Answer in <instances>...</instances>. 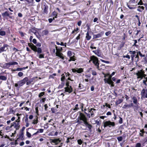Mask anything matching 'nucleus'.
I'll return each mask as SVG.
<instances>
[{
	"mask_svg": "<svg viewBox=\"0 0 147 147\" xmlns=\"http://www.w3.org/2000/svg\"><path fill=\"white\" fill-rule=\"evenodd\" d=\"M28 46L31 48V49L35 52H37L38 54L42 53V50L40 48H37L32 43H29L28 44Z\"/></svg>",
	"mask_w": 147,
	"mask_h": 147,
	"instance_id": "nucleus-1",
	"label": "nucleus"
},
{
	"mask_svg": "<svg viewBox=\"0 0 147 147\" xmlns=\"http://www.w3.org/2000/svg\"><path fill=\"white\" fill-rule=\"evenodd\" d=\"M135 0H130L127 3V5L128 8L130 9H135L136 8V5H135Z\"/></svg>",
	"mask_w": 147,
	"mask_h": 147,
	"instance_id": "nucleus-2",
	"label": "nucleus"
},
{
	"mask_svg": "<svg viewBox=\"0 0 147 147\" xmlns=\"http://www.w3.org/2000/svg\"><path fill=\"white\" fill-rule=\"evenodd\" d=\"M109 77L108 78H105L104 79V81L105 82V83H107L109 85H111V87H114V85L113 84V82L111 80V78L112 76H111V75H109Z\"/></svg>",
	"mask_w": 147,
	"mask_h": 147,
	"instance_id": "nucleus-3",
	"label": "nucleus"
},
{
	"mask_svg": "<svg viewBox=\"0 0 147 147\" xmlns=\"http://www.w3.org/2000/svg\"><path fill=\"white\" fill-rule=\"evenodd\" d=\"M91 59L93 61V63L97 67V68L100 70L99 67L98 60V58L94 56H92L91 57Z\"/></svg>",
	"mask_w": 147,
	"mask_h": 147,
	"instance_id": "nucleus-4",
	"label": "nucleus"
},
{
	"mask_svg": "<svg viewBox=\"0 0 147 147\" xmlns=\"http://www.w3.org/2000/svg\"><path fill=\"white\" fill-rule=\"evenodd\" d=\"M141 99L143 100L147 98V88L143 89L141 91Z\"/></svg>",
	"mask_w": 147,
	"mask_h": 147,
	"instance_id": "nucleus-5",
	"label": "nucleus"
},
{
	"mask_svg": "<svg viewBox=\"0 0 147 147\" xmlns=\"http://www.w3.org/2000/svg\"><path fill=\"white\" fill-rule=\"evenodd\" d=\"M144 71L142 70L138 71V72L136 74V75L137 76V78L142 79L144 77Z\"/></svg>",
	"mask_w": 147,
	"mask_h": 147,
	"instance_id": "nucleus-6",
	"label": "nucleus"
},
{
	"mask_svg": "<svg viewBox=\"0 0 147 147\" xmlns=\"http://www.w3.org/2000/svg\"><path fill=\"white\" fill-rule=\"evenodd\" d=\"M28 80V77H26L24 78L23 79L20 81H18V84L19 85V87H21L23 86L25 84L26 82H27Z\"/></svg>",
	"mask_w": 147,
	"mask_h": 147,
	"instance_id": "nucleus-7",
	"label": "nucleus"
},
{
	"mask_svg": "<svg viewBox=\"0 0 147 147\" xmlns=\"http://www.w3.org/2000/svg\"><path fill=\"white\" fill-rule=\"evenodd\" d=\"M104 127H107L109 126V127H111V126H114L115 125V123L114 122H111L110 121H106L103 123Z\"/></svg>",
	"mask_w": 147,
	"mask_h": 147,
	"instance_id": "nucleus-8",
	"label": "nucleus"
},
{
	"mask_svg": "<svg viewBox=\"0 0 147 147\" xmlns=\"http://www.w3.org/2000/svg\"><path fill=\"white\" fill-rule=\"evenodd\" d=\"M50 142L51 144H52L53 143L55 145H58L61 141V140L59 138H54V139H51L50 140Z\"/></svg>",
	"mask_w": 147,
	"mask_h": 147,
	"instance_id": "nucleus-9",
	"label": "nucleus"
},
{
	"mask_svg": "<svg viewBox=\"0 0 147 147\" xmlns=\"http://www.w3.org/2000/svg\"><path fill=\"white\" fill-rule=\"evenodd\" d=\"M14 127L16 129V130L18 129H19L20 127L19 122H17L15 121V122L11 123V125L10 127Z\"/></svg>",
	"mask_w": 147,
	"mask_h": 147,
	"instance_id": "nucleus-10",
	"label": "nucleus"
},
{
	"mask_svg": "<svg viewBox=\"0 0 147 147\" xmlns=\"http://www.w3.org/2000/svg\"><path fill=\"white\" fill-rule=\"evenodd\" d=\"M56 49L57 50L56 52L55 53L56 54V55L57 56H58L60 58H61L63 60L64 59V56H63V54L60 52L59 51H58V50L57 48V46H56L55 47Z\"/></svg>",
	"mask_w": 147,
	"mask_h": 147,
	"instance_id": "nucleus-11",
	"label": "nucleus"
},
{
	"mask_svg": "<svg viewBox=\"0 0 147 147\" xmlns=\"http://www.w3.org/2000/svg\"><path fill=\"white\" fill-rule=\"evenodd\" d=\"M136 52L135 51H130L129 53L130 55V56L131 58L132 61H133L134 60V57L136 56Z\"/></svg>",
	"mask_w": 147,
	"mask_h": 147,
	"instance_id": "nucleus-12",
	"label": "nucleus"
},
{
	"mask_svg": "<svg viewBox=\"0 0 147 147\" xmlns=\"http://www.w3.org/2000/svg\"><path fill=\"white\" fill-rule=\"evenodd\" d=\"M8 45L6 44H4L3 47L0 48V53L6 51L8 49Z\"/></svg>",
	"mask_w": 147,
	"mask_h": 147,
	"instance_id": "nucleus-13",
	"label": "nucleus"
},
{
	"mask_svg": "<svg viewBox=\"0 0 147 147\" xmlns=\"http://www.w3.org/2000/svg\"><path fill=\"white\" fill-rule=\"evenodd\" d=\"M8 114H14L15 112V111L13 110V108L12 107H10L9 109L7 110Z\"/></svg>",
	"mask_w": 147,
	"mask_h": 147,
	"instance_id": "nucleus-14",
	"label": "nucleus"
},
{
	"mask_svg": "<svg viewBox=\"0 0 147 147\" xmlns=\"http://www.w3.org/2000/svg\"><path fill=\"white\" fill-rule=\"evenodd\" d=\"M78 118H79V119H82V121L87 119V118L82 113H80V115Z\"/></svg>",
	"mask_w": 147,
	"mask_h": 147,
	"instance_id": "nucleus-15",
	"label": "nucleus"
},
{
	"mask_svg": "<svg viewBox=\"0 0 147 147\" xmlns=\"http://www.w3.org/2000/svg\"><path fill=\"white\" fill-rule=\"evenodd\" d=\"M65 91L68 92L69 93H70L72 91V88L71 86L65 88Z\"/></svg>",
	"mask_w": 147,
	"mask_h": 147,
	"instance_id": "nucleus-16",
	"label": "nucleus"
},
{
	"mask_svg": "<svg viewBox=\"0 0 147 147\" xmlns=\"http://www.w3.org/2000/svg\"><path fill=\"white\" fill-rule=\"evenodd\" d=\"M26 1V4H29L30 5L33 6L34 4V0H25Z\"/></svg>",
	"mask_w": 147,
	"mask_h": 147,
	"instance_id": "nucleus-17",
	"label": "nucleus"
},
{
	"mask_svg": "<svg viewBox=\"0 0 147 147\" xmlns=\"http://www.w3.org/2000/svg\"><path fill=\"white\" fill-rule=\"evenodd\" d=\"M104 32H102L100 33H99L97 34L94 35V38H100L101 37L102 35L104 34Z\"/></svg>",
	"mask_w": 147,
	"mask_h": 147,
	"instance_id": "nucleus-18",
	"label": "nucleus"
},
{
	"mask_svg": "<svg viewBox=\"0 0 147 147\" xmlns=\"http://www.w3.org/2000/svg\"><path fill=\"white\" fill-rule=\"evenodd\" d=\"M122 108L123 109H125L128 111V109L130 108V105L129 104H126L123 105Z\"/></svg>",
	"mask_w": 147,
	"mask_h": 147,
	"instance_id": "nucleus-19",
	"label": "nucleus"
},
{
	"mask_svg": "<svg viewBox=\"0 0 147 147\" xmlns=\"http://www.w3.org/2000/svg\"><path fill=\"white\" fill-rule=\"evenodd\" d=\"M96 110V109L93 108H91L90 109H89L88 110L89 112H90L91 114V116L92 117H93L94 115V111Z\"/></svg>",
	"mask_w": 147,
	"mask_h": 147,
	"instance_id": "nucleus-20",
	"label": "nucleus"
},
{
	"mask_svg": "<svg viewBox=\"0 0 147 147\" xmlns=\"http://www.w3.org/2000/svg\"><path fill=\"white\" fill-rule=\"evenodd\" d=\"M10 66V64L9 63L4 64L3 65V67L5 69L8 68Z\"/></svg>",
	"mask_w": 147,
	"mask_h": 147,
	"instance_id": "nucleus-21",
	"label": "nucleus"
},
{
	"mask_svg": "<svg viewBox=\"0 0 147 147\" xmlns=\"http://www.w3.org/2000/svg\"><path fill=\"white\" fill-rule=\"evenodd\" d=\"M93 52L98 56H100L101 55L100 51L99 50H97L95 51H93Z\"/></svg>",
	"mask_w": 147,
	"mask_h": 147,
	"instance_id": "nucleus-22",
	"label": "nucleus"
},
{
	"mask_svg": "<svg viewBox=\"0 0 147 147\" xmlns=\"http://www.w3.org/2000/svg\"><path fill=\"white\" fill-rule=\"evenodd\" d=\"M79 108L78 107V104H77L75 105V108H74V109H72V110H73L72 111L73 112H75L76 111H78L79 110Z\"/></svg>",
	"mask_w": 147,
	"mask_h": 147,
	"instance_id": "nucleus-23",
	"label": "nucleus"
},
{
	"mask_svg": "<svg viewBox=\"0 0 147 147\" xmlns=\"http://www.w3.org/2000/svg\"><path fill=\"white\" fill-rule=\"evenodd\" d=\"M91 36L89 35L88 32V31L86 34V39L88 40H89L91 39Z\"/></svg>",
	"mask_w": 147,
	"mask_h": 147,
	"instance_id": "nucleus-24",
	"label": "nucleus"
},
{
	"mask_svg": "<svg viewBox=\"0 0 147 147\" xmlns=\"http://www.w3.org/2000/svg\"><path fill=\"white\" fill-rule=\"evenodd\" d=\"M132 99L133 100V103L135 104H137L138 103L136 97L133 96L132 97Z\"/></svg>",
	"mask_w": 147,
	"mask_h": 147,
	"instance_id": "nucleus-25",
	"label": "nucleus"
},
{
	"mask_svg": "<svg viewBox=\"0 0 147 147\" xmlns=\"http://www.w3.org/2000/svg\"><path fill=\"white\" fill-rule=\"evenodd\" d=\"M76 59V57L75 56L73 55L72 57H70V59L69 60V61H75Z\"/></svg>",
	"mask_w": 147,
	"mask_h": 147,
	"instance_id": "nucleus-26",
	"label": "nucleus"
},
{
	"mask_svg": "<svg viewBox=\"0 0 147 147\" xmlns=\"http://www.w3.org/2000/svg\"><path fill=\"white\" fill-rule=\"evenodd\" d=\"M12 13H10V14L9 13L8 11H6L4 13L2 14V15L3 16H9L10 14L11 15Z\"/></svg>",
	"mask_w": 147,
	"mask_h": 147,
	"instance_id": "nucleus-27",
	"label": "nucleus"
},
{
	"mask_svg": "<svg viewBox=\"0 0 147 147\" xmlns=\"http://www.w3.org/2000/svg\"><path fill=\"white\" fill-rule=\"evenodd\" d=\"M144 7L143 6H139L137 10L139 12H142V11L144 10Z\"/></svg>",
	"mask_w": 147,
	"mask_h": 147,
	"instance_id": "nucleus-28",
	"label": "nucleus"
},
{
	"mask_svg": "<svg viewBox=\"0 0 147 147\" xmlns=\"http://www.w3.org/2000/svg\"><path fill=\"white\" fill-rule=\"evenodd\" d=\"M139 104L138 103H137V104H135V105H134L133 108L134 109V110L136 111L139 108L138 106Z\"/></svg>",
	"mask_w": 147,
	"mask_h": 147,
	"instance_id": "nucleus-29",
	"label": "nucleus"
},
{
	"mask_svg": "<svg viewBox=\"0 0 147 147\" xmlns=\"http://www.w3.org/2000/svg\"><path fill=\"white\" fill-rule=\"evenodd\" d=\"M37 78V77H34L31 79L29 81L28 80L27 82L29 83V84H30L32 82H34L35 79Z\"/></svg>",
	"mask_w": 147,
	"mask_h": 147,
	"instance_id": "nucleus-30",
	"label": "nucleus"
},
{
	"mask_svg": "<svg viewBox=\"0 0 147 147\" xmlns=\"http://www.w3.org/2000/svg\"><path fill=\"white\" fill-rule=\"evenodd\" d=\"M48 33L49 31L47 30H45L43 31L42 32V34L44 35H47L48 34Z\"/></svg>",
	"mask_w": 147,
	"mask_h": 147,
	"instance_id": "nucleus-31",
	"label": "nucleus"
},
{
	"mask_svg": "<svg viewBox=\"0 0 147 147\" xmlns=\"http://www.w3.org/2000/svg\"><path fill=\"white\" fill-rule=\"evenodd\" d=\"M6 32L5 31L0 30V35L3 36L5 35Z\"/></svg>",
	"mask_w": 147,
	"mask_h": 147,
	"instance_id": "nucleus-32",
	"label": "nucleus"
},
{
	"mask_svg": "<svg viewBox=\"0 0 147 147\" xmlns=\"http://www.w3.org/2000/svg\"><path fill=\"white\" fill-rule=\"evenodd\" d=\"M143 83L145 86H147V77L145 78L144 80H143Z\"/></svg>",
	"mask_w": 147,
	"mask_h": 147,
	"instance_id": "nucleus-33",
	"label": "nucleus"
},
{
	"mask_svg": "<svg viewBox=\"0 0 147 147\" xmlns=\"http://www.w3.org/2000/svg\"><path fill=\"white\" fill-rule=\"evenodd\" d=\"M83 70L82 68H77V72L78 73H81L83 72Z\"/></svg>",
	"mask_w": 147,
	"mask_h": 147,
	"instance_id": "nucleus-34",
	"label": "nucleus"
},
{
	"mask_svg": "<svg viewBox=\"0 0 147 147\" xmlns=\"http://www.w3.org/2000/svg\"><path fill=\"white\" fill-rule=\"evenodd\" d=\"M83 121L82 119H80L79 118H78L77 121L76 122L78 123V124H80L83 123Z\"/></svg>",
	"mask_w": 147,
	"mask_h": 147,
	"instance_id": "nucleus-35",
	"label": "nucleus"
},
{
	"mask_svg": "<svg viewBox=\"0 0 147 147\" xmlns=\"http://www.w3.org/2000/svg\"><path fill=\"white\" fill-rule=\"evenodd\" d=\"M0 79L3 80H5L7 79V78L4 76H0Z\"/></svg>",
	"mask_w": 147,
	"mask_h": 147,
	"instance_id": "nucleus-36",
	"label": "nucleus"
},
{
	"mask_svg": "<svg viewBox=\"0 0 147 147\" xmlns=\"http://www.w3.org/2000/svg\"><path fill=\"white\" fill-rule=\"evenodd\" d=\"M72 52L70 51H68L67 52V55L69 57H70L72 55Z\"/></svg>",
	"mask_w": 147,
	"mask_h": 147,
	"instance_id": "nucleus-37",
	"label": "nucleus"
},
{
	"mask_svg": "<svg viewBox=\"0 0 147 147\" xmlns=\"http://www.w3.org/2000/svg\"><path fill=\"white\" fill-rule=\"evenodd\" d=\"M44 54H40L39 55L37 54V56H38L39 58H44Z\"/></svg>",
	"mask_w": 147,
	"mask_h": 147,
	"instance_id": "nucleus-38",
	"label": "nucleus"
},
{
	"mask_svg": "<svg viewBox=\"0 0 147 147\" xmlns=\"http://www.w3.org/2000/svg\"><path fill=\"white\" fill-rule=\"evenodd\" d=\"M139 57L138 55L137 54V55L136 54V55L135 57V60L136 61V62H138L139 61Z\"/></svg>",
	"mask_w": 147,
	"mask_h": 147,
	"instance_id": "nucleus-39",
	"label": "nucleus"
},
{
	"mask_svg": "<svg viewBox=\"0 0 147 147\" xmlns=\"http://www.w3.org/2000/svg\"><path fill=\"white\" fill-rule=\"evenodd\" d=\"M10 66L12 65H17L18 63L16 62H9Z\"/></svg>",
	"mask_w": 147,
	"mask_h": 147,
	"instance_id": "nucleus-40",
	"label": "nucleus"
},
{
	"mask_svg": "<svg viewBox=\"0 0 147 147\" xmlns=\"http://www.w3.org/2000/svg\"><path fill=\"white\" fill-rule=\"evenodd\" d=\"M74 138V137L72 138H71V137L67 138L66 141V143H68L69 142H70V141H69V140H71L72 139H73Z\"/></svg>",
	"mask_w": 147,
	"mask_h": 147,
	"instance_id": "nucleus-41",
	"label": "nucleus"
},
{
	"mask_svg": "<svg viewBox=\"0 0 147 147\" xmlns=\"http://www.w3.org/2000/svg\"><path fill=\"white\" fill-rule=\"evenodd\" d=\"M45 92H40L38 95V97L39 98H41L42 96H43L45 94Z\"/></svg>",
	"mask_w": 147,
	"mask_h": 147,
	"instance_id": "nucleus-42",
	"label": "nucleus"
},
{
	"mask_svg": "<svg viewBox=\"0 0 147 147\" xmlns=\"http://www.w3.org/2000/svg\"><path fill=\"white\" fill-rule=\"evenodd\" d=\"M24 135L23 133V132H22L20 135V138H21L22 140L24 139Z\"/></svg>",
	"mask_w": 147,
	"mask_h": 147,
	"instance_id": "nucleus-43",
	"label": "nucleus"
},
{
	"mask_svg": "<svg viewBox=\"0 0 147 147\" xmlns=\"http://www.w3.org/2000/svg\"><path fill=\"white\" fill-rule=\"evenodd\" d=\"M53 16H54L55 18H57V13L55 11H54L53 12Z\"/></svg>",
	"mask_w": 147,
	"mask_h": 147,
	"instance_id": "nucleus-44",
	"label": "nucleus"
},
{
	"mask_svg": "<svg viewBox=\"0 0 147 147\" xmlns=\"http://www.w3.org/2000/svg\"><path fill=\"white\" fill-rule=\"evenodd\" d=\"M122 101V100L121 99H119L117 101L116 104L117 105H118L120 104Z\"/></svg>",
	"mask_w": 147,
	"mask_h": 147,
	"instance_id": "nucleus-45",
	"label": "nucleus"
},
{
	"mask_svg": "<svg viewBox=\"0 0 147 147\" xmlns=\"http://www.w3.org/2000/svg\"><path fill=\"white\" fill-rule=\"evenodd\" d=\"M134 42V45H133V46H135L136 47H138V45H136V43H137V40H133Z\"/></svg>",
	"mask_w": 147,
	"mask_h": 147,
	"instance_id": "nucleus-46",
	"label": "nucleus"
},
{
	"mask_svg": "<svg viewBox=\"0 0 147 147\" xmlns=\"http://www.w3.org/2000/svg\"><path fill=\"white\" fill-rule=\"evenodd\" d=\"M137 54H138V55H139L142 57H144V55H143L141 53L140 51H138L137 52Z\"/></svg>",
	"mask_w": 147,
	"mask_h": 147,
	"instance_id": "nucleus-47",
	"label": "nucleus"
},
{
	"mask_svg": "<svg viewBox=\"0 0 147 147\" xmlns=\"http://www.w3.org/2000/svg\"><path fill=\"white\" fill-rule=\"evenodd\" d=\"M107 1L108 3H110V5H113V3L112 0H107Z\"/></svg>",
	"mask_w": 147,
	"mask_h": 147,
	"instance_id": "nucleus-48",
	"label": "nucleus"
},
{
	"mask_svg": "<svg viewBox=\"0 0 147 147\" xmlns=\"http://www.w3.org/2000/svg\"><path fill=\"white\" fill-rule=\"evenodd\" d=\"M77 142L78 144L80 145L82 144L83 142L81 139H80L77 140Z\"/></svg>",
	"mask_w": 147,
	"mask_h": 147,
	"instance_id": "nucleus-49",
	"label": "nucleus"
},
{
	"mask_svg": "<svg viewBox=\"0 0 147 147\" xmlns=\"http://www.w3.org/2000/svg\"><path fill=\"white\" fill-rule=\"evenodd\" d=\"M79 30V29L78 28H77L76 29H74V30L71 33L73 34L75 33V32H76V33Z\"/></svg>",
	"mask_w": 147,
	"mask_h": 147,
	"instance_id": "nucleus-50",
	"label": "nucleus"
},
{
	"mask_svg": "<svg viewBox=\"0 0 147 147\" xmlns=\"http://www.w3.org/2000/svg\"><path fill=\"white\" fill-rule=\"evenodd\" d=\"M26 135L27 137H28V138H30L31 137V134L28 131L26 132Z\"/></svg>",
	"mask_w": 147,
	"mask_h": 147,
	"instance_id": "nucleus-51",
	"label": "nucleus"
},
{
	"mask_svg": "<svg viewBox=\"0 0 147 147\" xmlns=\"http://www.w3.org/2000/svg\"><path fill=\"white\" fill-rule=\"evenodd\" d=\"M38 119L37 118L36 119L34 120L32 123L34 124H36L38 123Z\"/></svg>",
	"mask_w": 147,
	"mask_h": 147,
	"instance_id": "nucleus-52",
	"label": "nucleus"
},
{
	"mask_svg": "<svg viewBox=\"0 0 147 147\" xmlns=\"http://www.w3.org/2000/svg\"><path fill=\"white\" fill-rule=\"evenodd\" d=\"M117 139L119 141H121L123 140V138L121 136H120L117 138Z\"/></svg>",
	"mask_w": 147,
	"mask_h": 147,
	"instance_id": "nucleus-53",
	"label": "nucleus"
},
{
	"mask_svg": "<svg viewBox=\"0 0 147 147\" xmlns=\"http://www.w3.org/2000/svg\"><path fill=\"white\" fill-rule=\"evenodd\" d=\"M87 119H86L83 121V122L84 123V124H85V125L87 126V125H88L89 124L88 123V122H87Z\"/></svg>",
	"mask_w": 147,
	"mask_h": 147,
	"instance_id": "nucleus-54",
	"label": "nucleus"
},
{
	"mask_svg": "<svg viewBox=\"0 0 147 147\" xmlns=\"http://www.w3.org/2000/svg\"><path fill=\"white\" fill-rule=\"evenodd\" d=\"M101 61L102 62H103V63H106L108 64V63H110V62H109V61H105V60H102V59H101Z\"/></svg>",
	"mask_w": 147,
	"mask_h": 147,
	"instance_id": "nucleus-55",
	"label": "nucleus"
},
{
	"mask_svg": "<svg viewBox=\"0 0 147 147\" xmlns=\"http://www.w3.org/2000/svg\"><path fill=\"white\" fill-rule=\"evenodd\" d=\"M86 126H87V127L90 130L92 128V125H91L89 124Z\"/></svg>",
	"mask_w": 147,
	"mask_h": 147,
	"instance_id": "nucleus-56",
	"label": "nucleus"
},
{
	"mask_svg": "<svg viewBox=\"0 0 147 147\" xmlns=\"http://www.w3.org/2000/svg\"><path fill=\"white\" fill-rule=\"evenodd\" d=\"M44 130L42 129H38L37 130V131H38L39 133H42L43 132Z\"/></svg>",
	"mask_w": 147,
	"mask_h": 147,
	"instance_id": "nucleus-57",
	"label": "nucleus"
},
{
	"mask_svg": "<svg viewBox=\"0 0 147 147\" xmlns=\"http://www.w3.org/2000/svg\"><path fill=\"white\" fill-rule=\"evenodd\" d=\"M23 75V74L22 72H20L18 73V75L19 77L22 76Z\"/></svg>",
	"mask_w": 147,
	"mask_h": 147,
	"instance_id": "nucleus-58",
	"label": "nucleus"
},
{
	"mask_svg": "<svg viewBox=\"0 0 147 147\" xmlns=\"http://www.w3.org/2000/svg\"><path fill=\"white\" fill-rule=\"evenodd\" d=\"M111 33V32L110 31H109L108 32H106L105 33V35L106 36H108Z\"/></svg>",
	"mask_w": 147,
	"mask_h": 147,
	"instance_id": "nucleus-59",
	"label": "nucleus"
},
{
	"mask_svg": "<svg viewBox=\"0 0 147 147\" xmlns=\"http://www.w3.org/2000/svg\"><path fill=\"white\" fill-rule=\"evenodd\" d=\"M124 58H128V59H129L130 58V56L129 55H127L126 56L124 55L123 56Z\"/></svg>",
	"mask_w": 147,
	"mask_h": 147,
	"instance_id": "nucleus-60",
	"label": "nucleus"
},
{
	"mask_svg": "<svg viewBox=\"0 0 147 147\" xmlns=\"http://www.w3.org/2000/svg\"><path fill=\"white\" fill-rule=\"evenodd\" d=\"M46 100L45 98H43L41 99L40 100V102H44Z\"/></svg>",
	"mask_w": 147,
	"mask_h": 147,
	"instance_id": "nucleus-61",
	"label": "nucleus"
},
{
	"mask_svg": "<svg viewBox=\"0 0 147 147\" xmlns=\"http://www.w3.org/2000/svg\"><path fill=\"white\" fill-rule=\"evenodd\" d=\"M92 74L94 76H95L97 74L95 71L92 70Z\"/></svg>",
	"mask_w": 147,
	"mask_h": 147,
	"instance_id": "nucleus-62",
	"label": "nucleus"
},
{
	"mask_svg": "<svg viewBox=\"0 0 147 147\" xmlns=\"http://www.w3.org/2000/svg\"><path fill=\"white\" fill-rule=\"evenodd\" d=\"M120 119L119 121V123L120 124H121L123 123L122 118L121 117H119Z\"/></svg>",
	"mask_w": 147,
	"mask_h": 147,
	"instance_id": "nucleus-63",
	"label": "nucleus"
},
{
	"mask_svg": "<svg viewBox=\"0 0 147 147\" xmlns=\"http://www.w3.org/2000/svg\"><path fill=\"white\" fill-rule=\"evenodd\" d=\"M141 146V144L140 143H138L136 144V147H140Z\"/></svg>",
	"mask_w": 147,
	"mask_h": 147,
	"instance_id": "nucleus-64",
	"label": "nucleus"
}]
</instances>
